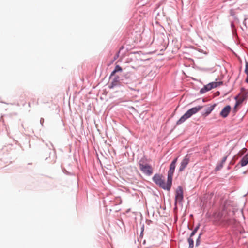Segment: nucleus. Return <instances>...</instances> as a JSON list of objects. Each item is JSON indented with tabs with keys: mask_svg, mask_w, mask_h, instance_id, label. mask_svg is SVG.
I'll return each instance as SVG.
<instances>
[{
	"mask_svg": "<svg viewBox=\"0 0 248 248\" xmlns=\"http://www.w3.org/2000/svg\"><path fill=\"white\" fill-rule=\"evenodd\" d=\"M40 122L41 124L43 126V124L44 122V119L43 118H41L40 119Z\"/></svg>",
	"mask_w": 248,
	"mask_h": 248,
	"instance_id": "nucleus-32",
	"label": "nucleus"
},
{
	"mask_svg": "<svg viewBox=\"0 0 248 248\" xmlns=\"http://www.w3.org/2000/svg\"><path fill=\"white\" fill-rule=\"evenodd\" d=\"M189 161L190 158L188 156V155H186L180 163V166L179 168V172H181L185 170V169L186 168V167L189 163Z\"/></svg>",
	"mask_w": 248,
	"mask_h": 248,
	"instance_id": "nucleus-10",
	"label": "nucleus"
},
{
	"mask_svg": "<svg viewBox=\"0 0 248 248\" xmlns=\"http://www.w3.org/2000/svg\"><path fill=\"white\" fill-rule=\"evenodd\" d=\"M129 210H130V209H128V210L127 211V212H126L127 213V212H129Z\"/></svg>",
	"mask_w": 248,
	"mask_h": 248,
	"instance_id": "nucleus-44",
	"label": "nucleus"
},
{
	"mask_svg": "<svg viewBox=\"0 0 248 248\" xmlns=\"http://www.w3.org/2000/svg\"><path fill=\"white\" fill-rule=\"evenodd\" d=\"M244 72L247 76L245 79V82L248 83V62L246 60H245V68Z\"/></svg>",
	"mask_w": 248,
	"mask_h": 248,
	"instance_id": "nucleus-18",
	"label": "nucleus"
},
{
	"mask_svg": "<svg viewBox=\"0 0 248 248\" xmlns=\"http://www.w3.org/2000/svg\"><path fill=\"white\" fill-rule=\"evenodd\" d=\"M121 222H122V224L123 225H124V222H123V221H122Z\"/></svg>",
	"mask_w": 248,
	"mask_h": 248,
	"instance_id": "nucleus-43",
	"label": "nucleus"
},
{
	"mask_svg": "<svg viewBox=\"0 0 248 248\" xmlns=\"http://www.w3.org/2000/svg\"><path fill=\"white\" fill-rule=\"evenodd\" d=\"M46 145L48 148L42 154V157L44 158L45 160H48L49 163H54L56 161L57 156L54 146L52 143H50V146L47 144Z\"/></svg>",
	"mask_w": 248,
	"mask_h": 248,
	"instance_id": "nucleus-4",
	"label": "nucleus"
},
{
	"mask_svg": "<svg viewBox=\"0 0 248 248\" xmlns=\"http://www.w3.org/2000/svg\"><path fill=\"white\" fill-rule=\"evenodd\" d=\"M237 106H236V105H235L233 108V112L234 113H235L237 112Z\"/></svg>",
	"mask_w": 248,
	"mask_h": 248,
	"instance_id": "nucleus-30",
	"label": "nucleus"
},
{
	"mask_svg": "<svg viewBox=\"0 0 248 248\" xmlns=\"http://www.w3.org/2000/svg\"><path fill=\"white\" fill-rule=\"evenodd\" d=\"M192 237L189 236V237L187 239V241L189 244L188 248H193L194 247V240Z\"/></svg>",
	"mask_w": 248,
	"mask_h": 248,
	"instance_id": "nucleus-19",
	"label": "nucleus"
},
{
	"mask_svg": "<svg viewBox=\"0 0 248 248\" xmlns=\"http://www.w3.org/2000/svg\"><path fill=\"white\" fill-rule=\"evenodd\" d=\"M146 159L145 157L141 158L139 162V165L140 166V168L141 167V165H145L144 163H146Z\"/></svg>",
	"mask_w": 248,
	"mask_h": 248,
	"instance_id": "nucleus-21",
	"label": "nucleus"
},
{
	"mask_svg": "<svg viewBox=\"0 0 248 248\" xmlns=\"http://www.w3.org/2000/svg\"><path fill=\"white\" fill-rule=\"evenodd\" d=\"M176 168V165L174 164H172L171 163L170 164L169 166V170L167 173V177L170 180V181H172L173 180V175L175 171Z\"/></svg>",
	"mask_w": 248,
	"mask_h": 248,
	"instance_id": "nucleus-14",
	"label": "nucleus"
},
{
	"mask_svg": "<svg viewBox=\"0 0 248 248\" xmlns=\"http://www.w3.org/2000/svg\"><path fill=\"white\" fill-rule=\"evenodd\" d=\"M247 151V148H243L236 155H234L232 159L236 161L239 157L242 156Z\"/></svg>",
	"mask_w": 248,
	"mask_h": 248,
	"instance_id": "nucleus-16",
	"label": "nucleus"
},
{
	"mask_svg": "<svg viewBox=\"0 0 248 248\" xmlns=\"http://www.w3.org/2000/svg\"><path fill=\"white\" fill-rule=\"evenodd\" d=\"M231 27L232 28V34L234 35L235 33H236V29L235 28L233 22H231Z\"/></svg>",
	"mask_w": 248,
	"mask_h": 248,
	"instance_id": "nucleus-22",
	"label": "nucleus"
},
{
	"mask_svg": "<svg viewBox=\"0 0 248 248\" xmlns=\"http://www.w3.org/2000/svg\"><path fill=\"white\" fill-rule=\"evenodd\" d=\"M230 169V166H228V167H227V169H228V170H229V169Z\"/></svg>",
	"mask_w": 248,
	"mask_h": 248,
	"instance_id": "nucleus-41",
	"label": "nucleus"
},
{
	"mask_svg": "<svg viewBox=\"0 0 248 248\" xmlns=\"http://www.w3.org/2000/svg\"><path fill=\"white\" fill-rule=\"evenodd\" d=\"M245 153H246L245 155L244 156H243V157L241 158V160H240L239 162L235 166V167H237L239 165L241 167H244L248 164V150Z\"/></svg>",
	"mask_w": 248,
	"mask_h": 248,
	"instance_id": "nucleus-13",
	"label": "nucleus"
},
{
	"mask_svg": "<svg viewBox=\"0 0 248 248\" xmlns=\"http://www.w3.org/2000/svg\"><path fill=\"white\" fill-rule=\"evenodd\" d=\"M152 181L162 189L170 191L171 189L172 181L167 177L166 183L163 179V176L158 173H155L152 177Z\"/></svg>",
	"mask_w": 248,
	"mask_h": 248,
	"instance_id": "nucleus-2",
	"label": "nucleus"
},
{
	"mask_svg": "<svg viewBox=\"0 0 248 248\" xmlns=\"http://www.w3.org/2000/svg\"><path fill=\"white\" fill-rule=\"evenodd\" d=\"M122 71H123L122 68L119 65H116L115 66L114 69L111 72L110 75L109 76V78H110L111 77L115 76V75L116 73L121 72H122Z\"/></svg>",
	"mask_w": 248,
	"mask_h": 248,
	"instance_id": "nucleus-17",
	"label": "nucleus"
},
{
	"mask_svg": "<svg viewBox=\"0 0 248 248\" xmlns=\"http://www.w3.org/2000/svg\"><path fill=\"white\" fill-rule=\"evenodd\" d=\"M214 84L213 82L209 83L208 84L204 85L203 88L201 89L200 90V93L201 94H203L208 91L215 88Z\"/></svg>",
	"mask_w": 248,
	"mask_h": 248,
	"instance_id": "nucleus-12",
	"label": "nucleus"
},
{
	"mask_svg": "<svg viewBox=\"0 0 248 248\" xmlns=\"http://www.w3.org/2000/svg\"><path fill=\"white\" fill-rule=\"evenodd\" d=\"M200 226V224L198 223V225L195 227V228L193 230L192 232H191L190 236V237H193L195 233L197 232V231L199 229Z\"/></svg>",
	"mask_w": 248,
	"mask_h": 248,
	"instance_id": "nucleus-20",
	"label": "nucleus"
},
{
	"mask_svg": "<svg viewBox=\"0 0 248 248\" xmlns=\"http://www.w3.org/2000/svg\"><path fill=\"white\" fill-rule=\"evenodd\" d=\"M144 224H142V227L141 228V232H140V236L142 235L143 232L144 231Z\"/></svg>",
	"mask_w": 248,
	"mask_h": 248,
	"instance_id": "nucleus-28",
	"label": "nucleus"
},
{
	"mask_svg": "<svg viewBox=\"0 0 248 248\" xmlns=\"http://www.w3.org/2000/svg\"><path fill=\"white\" fill-rule=\"evenodd\" d=\"M202 235V232H201L199 234V236L198 237H199L200 238H201V236Z\"/></svg>",
	"mask_w": 248,
	"mask_h": 248,
	"instance_id": "nucleus-36",
	"label": "nucleus"
},
{
	"mask_svg": "<svg viewBox=\"0 0 248 248\" xmlns=\"http://www.w3.org/2000/svg\"><path fill=\"white\" fill-rule=\"evenodd\" d=\"M114 77L113 78L111 83L109 85V89H113L115 87H119L122 84V83H121V76L115 75Z\"/></svg>",
	"mask_w": 248,
	"mask_h": 248,
	"instance_id": "nucleus-6",
	"label": "nucleus"
},
{
	"mask_svg": "<svg viewBox=\"0 0 248 248\" xmlns=\"http://www.w3.org/2000/svg\"><path fill=\"white\" fill-rule=\"evenodd\" d=\"M231 110V107L229 105H227L225 106L221 110L219 113V115L223 118H226Z\"/></svg>",
	"mask_w": 248,
	"mask_h": 248,
	"instance_id": "nucleus-11",
	"label": "nucleus"
},
{
	"mask_svg": "<svg viewBox=\"0 0 248 248\" xmlns=\"http://www.w3.org/2000/svg\"><path fill=\"white\" fill-rule=\"evenodd\" d=\"M118 53H119V52ZM118 56H119V53H118V54L117 55V56H115V57H114V59H116V58H117Z\"/></svg>",
	"mask_w": 248,
	"mask_h": 248,
	"instance_id": "nucleus-38",
	"label": "nucleus"
},
{
	"mask_svg": "<svg viewBox=\"0 0 248 248\" xmlns=\"http://www.w3.org/2000/svg\"><path fill=\"white\" fill-rule=\"evenodd\" d=\"M212 216L216 224L229 225L231 223V219L228 217L225 206L222 207L221 211L215 212Z\"/></svg>",
	"mask_w": 248,
	"mask_h": 248,
	"instance_id": "nucleus-1",
	"label": "nucleus"
},
{
	"mask_svg": "<svg viewBox=\"0 0 248 248\" xmlns=\"http://www.w3.org/2000/svg\"><path fill=\"white\" fill-rule=\"evenodd\" d=\"M248 20V19L245 18L243 22V25L246 27H247V21Z\"/></svg>",
	"mask_w": 248,
	"mask_h": 248,
	"instance_id": "nucleus-29",
	"label": "nucleus"
},
{
	"mask_svg": "<svg viewBox=\"0 0 248 248\" xmlns=\"http://www.w3.org/2000/svg\"><path fill=\"white\" fill-rule=\"evenodd\" d=\"M177 160H178V157H175V158H174L173 159V160L171 161V162L170 163L176 165Z\"/></svg>",
	"mask_w": 248,
	"mask_h": 248,
	"instance_id": "nucleus-27",
	"label": "nucleus"
},
{
	"mask_svg": "<svg viewBox=\"0 0 248 248\" xmlns=\"http://www.w3.org/2000/svg\"><path fill=\"white\" fill-rule=\"evenodd\" d=\"M187 227H188V229L191 230V229L190 228V227L188 225H187Z\"/></svg>",
	"mask_w": 248,
	"mask_h": 248,
	"instance_id": "nucleus-40",
	"label": "nucleus"
},
{
	"mask_svg": "<svg viewBox=\"0 0 248 248\" xmlns=\"http://www.w3.org/2000/svg\"><path fill=\"white\" fill-rule=\"evenodd\" d=\"M248 92L243 93L242 94V96L240 98V99H243V101H244L248 98Z\"/></svg>",
	"mask_w": 248,
	"mask_h": 248,
	"instance_id": "nucleus-23",
	"label": "nucleus"
},
{
	"mask_svg": "<svg viewBox=\"0 0 248 248\" xmlns=\"http://www.w3.org/2000/svg\"><path fill=\"white\" fill-rule=\"evenodd\" d=\"M240 94H241V93H239L238 94V95L235 96L234 97V99L236 100V101L237 100H238V96H239V95H240Z\"/></svg>",
	"mask_w": 248,
	"mask_h": 248,
	"instance_id": "nucleus-33",
	"label": "nucleus"
},
{
	"mask_svg": "<svg viewBox=\"0 0 248 248\" xmlns=\"http://www.w3.org/2000/svg\"><path fill=\"white\" fill-rule=\"evenodd\" d=\"M202 101H203V102H205V99H202Z\"/></svg>",
	"mask_w": 248,
	"mask_h": 248,
	"instance_id": "nucleus-42",
	"label": "nucleus"
},
{
	"mask_svg": "<svg viewBox=\"0 0 248 248\" xmlns=\"http://www.w3.org/2000/svg\"><path fill=\"white\" fill-rule=\"evenodd\" d=\"M213 83H214V85H214L215 88L217 87L218 86L221 85L223 83L222 81L213 82Z\"/></svg>",
	"mask_w": 248,
	"mask_h": 248,
	"instance_id": "nucleus-24",
	"label": "nucleus"
},
{
	"mask_svg": "<svg viewBox=\"0 0 248 248\" xmlns=\"http://www.w3.org/2000/svg\"><path fill=\"white\" fill-rule=\"evenodd\" d=\"M121 83L128 84L135 80V75L131 72H127L126 74L121 75Z\"/></svg>",
	"mask_w": 248,
	"mask_h": 248,
	"instance_id": "nucleus-5",
	"label": "nucleus"
},
{
	"mask_svg": "<svg viewBox=\"0 0 248 248\" xmlns=\"http://www.w3.org/2000/svg\"><path fill=\"white\" fill-rule=\"evenodd\" d=\"M241 92H242L243 91H245V88H244V87H242V88H241Z\"/></svg>",
	"mask_w": 248,
	"mask_h": 248,
	"instance_id": "nucleus-35",
	"label": "nucleus"
},
{
	"mask_svg": "<svg viewBox=\"0 0 248 248\" xmlns=\"http://www.w3.org/2000/svg\"><path fill=\"white\" fill-rule=\"evenodd\" d=\"M204 107L203 106L198 105L195 107H193L186 111L176 122V125H179L183 123L187 119L191 117L193 115L197 113L199 111L201 110Z\"/></svg>",
	"mask_w": 248,
	"mask_h": 248,
	"instance_id": "nucleus-3",
	"label": "nucleus"
},
{
	"mask_svg": "<svg viewBox=\"0 0 248 248\" xmlns=\"http://www.w3.org/2000/svg\"><path fill=\"white\" fill-rule=\"evenodd\" d=\"M140 169L144 174L147 176H150L153 173L152 167L148 164H145V165H141Z\"/></svg>",
	"mask_w": 248,
	"mask_h": 248,
	"instance_id": "nucleus-9",
	"label": "nucleus"
},
{
	"mask_svg": "<svg viewBox=\"0 0 248 248\" xmlns=\"http://www.w3.org/2000/svg\"><path fill=\"white\" fill-rule=\"evenodd\" d=\"M184 199L183 188L181 186H179L176 190L175 196V204H177V201L181 202Z\"/></svg>",
	"mask_w": 248,
	"mask_h": 248,
	"instance_id": "nucleus-7",
	"label": "nucleus"
},
{
	"mask_svg": "<svg viewBox=\"0 0 248 248\" xmlns=\"http://www.w3.org/2000/svg\"><path fill=\"white\" fill-rule=\"evenodd\" d=\"M118 53H119V52ZM118 56H119V53H118V54L117 55V56H115V57H114V59H116V58H117Z\"/></svg>",
	"mask_w": 248,
	"mask_h": 248,
	"instance_id": "nucleus-39",
	"label": "nucleus"
},
{
	"mask_svg": "<svg viewBox=\"0 0 248 248\" xmlns=\"http://www.w3.org/2000/svg\"><path fill=\"white\" fill-rule=\"evenodd\" d=\"M118 53H119V52ZM118 56H119V53H118V54L117 55V56H115V57H114V59H116V58H117Z\"/></svg>",
	"mask_w": 248,
	"mask_h": 248,
	"instance_id": "nucleus-37",
	"label": "nucleus"
},
{
	"mask_svg": "<svg viewBox=\"0 0 248 248\" xmlns=\"http://www.w3.org/2000/svg\"><path fill=\"white\" fill-rule=\"evenodd\" d=\"M229 155V154H228L227 155L223 157L222 158L221 161H220V162L216 166V167L215 169V170L216 171H217L219 170L221 168H223V164L226 161Z\"/></svg>",
	"mask_w": 248,
	"mask_h": 248,
	"instance_id": "nucleus-15",
	"label": "nucleus"
},
{
	"mask_svg": "<svg viewBox=\"0 0 248 248\" xmlns=\"http://www.w3.org/2000/svg\"><path fill=\"white\" fill-rule=\"evenodd\" d=\"M235 160H233L232 159L231 160V161L230 162V165H234L235 164Z\"/></svg>",
	"mask_w": 248,
	"mask_h": 248,
	"instance_id": "nucleus-31",
	"label": "nucleus"
},
{
	"mask_svg": "<svg viewBox=\"0 0 248 248\" xmlns=\"http://www.w3.org/2000/svg\"><path fill=\"white\" fill-rule=\"evenodd\" d=\"M216 94L217 96H218L220 94V92L219 91H217L216 93Z\"/></svg>",
	"mask_w": 248,
	"mask_h": 248,
	"instance_id": "nucleus-34",
	"label": "nucleus"
},
{
	"mask_svg": "<svg viewBox=\"0 0 248 248\" xmlns=\"http://www.w3.org/2000/svg\"><path fill=\"white\" fill-rule=\"evenodd\" d=\"M216 103L211 105L210 106H207L201 111V115L203 118L207 117L211 112L214 109L215 107L217 106Z\"/></svg>",
	"mask_w": 248,
	"mask_h": 248,
	"instance_id": "nucleus-8",
	"label": "nucleus"
},
{
	"mask_svg": "<svg viewBox=\"0 0 248 248\" xmlns=\"http://www.w3.org/2000/svg\"><path fill=\"white\" fill-rule=\"evenodd\" d=\"M200 239L201 238H200L199 237H198L197 238L196 241V244H195L196 247H198L200 245V243H201Z\"/></svg>",
	"mask_w": 248,
	"mask_h": 248,
	"instance_id": "nucleus-26",
	"label": "nucleus"
},
{
	"mask_svg": "<svg viewBox=\"0 0 248 248\" xmlns=\"http://www.w3.org/2000/svg\"><path fill=\"white\" fill-rule=\"evenodd\" d=\"M243 99H240L239 98L238 100H237L236 101V103L235 104V105H236V106H238L239 105H240L241 104H242L243 102Z\"/></svg>",
	"mask_w": 248,
	"mask_h": 248,
	"instance_id": "nucleus-25",
	"label": "nucleus"
}]
</instances>
